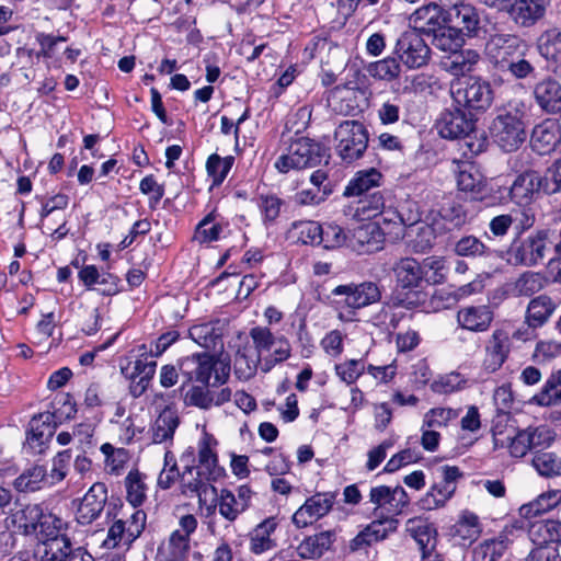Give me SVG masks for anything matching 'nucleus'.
<instances>
[{"mask_svg": "<svg viewBox=\"0 0 561 561\" xmlns=\"http://www.w3.org/2000/svg\"><path fill=\"white\" fill-rule=\"evenodd\" d=\"M553 251H561V228L538 229L522 240H514L507 261L513 265L536 266L542 264Z\"/></svg>", "mask_w": 561, "mask_h": 561, "instance_id": "nucleus-1", "label": "nucleus"}, {"mask_svg": "<svg viewBox=\"0 0 561 561\" xmlns=\"http://www.w3.org/2000/svg\"><path fill=\"white\" fill-rule=\"evenodd\" d=\"M489 130L493 140L504 151L510 152L517 149L526 138L523 113L518 107L511 111L505 107L500 108Z\"/></svg>", "mask_w": 561, "mask_h": 561, "instance_id": "nucleus-2", "label": "nucleus"}, {"mask_svg": "<svg viewBox=\"0 0 561 561\" xmlns=\"http://www.w3.org/2000/svg\"><path fill=\"white\" fill-rule=\"evenodd\" d=\"M249 336L257 359L263 360L266 366L265 370H270L276 364L285 362L291 354L289 341L284 335L276 336L267 327H253L249 332Z\"/></svg>", "mask_w": 561, "mask_h": 561, "instance_id": "nucleus-3", "label": "nucleus"}, {"mask_svg": "<svg viewBox=\"0 0 561 561\" xmlns=\"http://www.w3.org/2000/svg\"><path fill=\"white\" fill-rule=\"evenodd\" d=\"M337 141L335 150L344 163H352L362 158L368 147V133L356 121L342 122L335 130Z\"/></svg>", "mask_w": 561, "mask_h": 561, "instance_id": "nucleus-4", "label": "nucleus"}, {"mask_svg": "<svg viewBox=\"0 0 561 561\" xmlns=\"http://www.w3.org/2000/svg\"><path fill=\"white\" fill-rule=\"evenodd\" d=\"M321 150L318 142L299 137L290 142L287 152L279 156L274 165L280 173L312 168L321 162Z\"/></svg>", "mask_w": 561, "mask_h": 561, "instance_id": "nucleus-5", "label": "nucleus"}, {"mask_svg": "<svg viewBox=\"0 0 561 561\" xmlns=\"http://www.w3.org/2000/svg\"><path fill=\"white\" fill-rule=\"evenodd\" d=\"M476 115L470 107H446L436 119L438 135L445 139H461L474 130Z\"/></svg>", "mask_w": 561, "mask_h": 561, "instance_id": "nucleus-6", "label": "nucleus"}, {"mask_svg": "<svg viewBox=\"0 0 561 561\" xmlns=\"http://www.w3.org/2000/svg\"><path fill=\"white\" fill-rule=\"evenodd\" d=\"M526 44L514 34H494L485 45V53L491 62L501 71L516 57H524Z\"/></svg>", "mask_w": 561, "mask_h": 561, "instance_id": "nucleus-7", "label": "nucleus"}, {"mask_svg": "<svg viewBox=\"0 0 561 561\" xmlns=\"http://www.w3.org/2000/svg\"><path fill=\"white\" fill-rule=\"evenodd\" d=\"M394 53L400 61L410 69L427 65L431 49L416 31H405L397 39Z\"/></svg>", "mask_w": 561, "mask_h": 561, "instance_id": "nucleus-8", "label": "nucleus"}, {"mask_svg": "<svg viewBox=\"0 0 561 561\" xmlns=\"http://www.w3.org/2000/svg\"><path fill=\"white\" fill-rule=\"evenodd\" d=\"M335 493L319 492L308 497L294 513L293 523L297 528H305L329 514L335 503Z\"/></svg>", "mask_w": 561, "mask_h": 561, "instance_id": "nucleus-9", "label": "nucleus"}, {"mask_svg": "<svg viewBox=\"0 0 561 561\" xmlns=\"http://www.w3.org/2000/svg\"><path fill=\"white\" fill-rule=\"evenodd\" d=\"M547 11L546 0H508L504 12L519 27H531Z\"/></svg>", "mask_w": 561, "mask_h": 561, "instance_id": "nucleus-10", "label": "nucleus"}, {"mask_svg": "<svg viewBox=\"0 0 561 561\" xmlns=\"http://www.w3.org/2000/svg\"><path fill=\"white\" fill-rule=\"evenodd\" d=\"M333 296H344L343 302L353 309H359L379 301L381 293L376 283L339 285L332 290Z\"/></svg>", "mask_w": 561, "mask_h": 561, "instance_id": "nucleus-11", "label": "nucleus"}, {"mask_svg": "<svg viewBox=\"0 0 561 561\" xmlns=\"http://www.w3.org/2000/svg\"><path fill=\"white\" fill-rule=\"evenodd\" d=\"M192 365H195V369L193 371L195 379L205 385L210 382L213 374L215 378L214 385L224 382L229 375V367L219 364L215 360L214 355L208 353L195 354L191 357H186L182 362L181 367L185 369Z\"/></svg>", "mask_w": 561, "mask_h": 561, "instance_id": "nucleus-12", "label": "nucleus"}, {"mask_svg": "<svg viewBox=\"0 0 561 561\" xmlns=\"http://www.w3.org/2000/svg\"><path fill=\"white\" fill-rule=\"evenodd\" d=\"M447 11L439 5L430 3L414 11L409 18L410 31H416L420 35H434L447 24Z\"/></svg>", "mask_w": 561, "mask_h": 561, "instance_id": "nucleus-13", "label": "nucleus"}, {"mask_svg": "<svg viewBox=\"0 0 561 561\" xmlns=\"http://www.w3.org/2000/svg\"><path fill=\"white\" fill-rule=\"evenodd\" d=\"M494 320L493 309L489 305H469L461 307L456 314V321L462 330L483 333Z\"/></svg>", "mask_w": 561, "mask_h": 561, "instance_id": "nucleus-14", "label": "nucleus"}, {"mask_svg": "<svg viewBox=\"0 0 561 561\" xmlns=\"http://www.w3.org/2000/svg\"><path fill=\"white\" fill-rule=\"evenodd\" d=\"M106 500L107 490L105 484L100 482L92 484L79 502L76 512L77 522L81 525H89L94 522L103 512Z\"/></svg>", "mask_w": 561, "mask_h": 561, "instance_id": "nucleus-15", "label": "nucleus"}, {"mask_svg": "<svg viewBox=\"0 0 561 561\" xmlns=\"http://www.w3.org/2000/svg\"><path fill=\"white\" fill-rule=\"evenodd\" d=\"M369 502L375 505V511L388 506L389 513L400 515L410 504V497L400 485H378L370 489Z\"/></svg>", "mask_w": 561, "mask_h": 561, "instance_id": "nucleus-16", "label": "nucleus"}, {"mask_svg": "<svg viewBox=\"0 0 561 561\" xmlns=\"http://www.w3.org/2000/svg\"><path fill=\"white\" fill-rule=\"evenodd\" d=\"M447 24L467 36H476L480 30L479 10L471 3L456 2L447 10Z\"/></svg>", "mask_w": 561, "mask_h": 561, "instance_id": "nucleus-17", "label": "nucleus"}, {"mask_svg": "<svg viewBox=\"0 0 561 561\" xmlns=\"http://www.w3.org/2000/svg\"><path fill=\"white\" fill-rule=\"evenodd\" d=\"M450 93L456 105H490L493 100V92L489 83L481 81L457 82L451 84Z\"/></svg>", "mask_w": 561, "mask_h": 561, "instance_id": "nucleus-18", "label": "nucleus"}, {"mask_svg": "<svg viewBox=\"0 0 561 561\" xmlns=\"http://www.w3.org/2000/svg\"><path fill=\"white\" fill-rule=\"evenodd\" d=\"M508 354V334L502 329L494 330L485 341L483 367L490 373L499 370L507 359Z\"/></svg>", "mask_w": 561, "mask_h": 561, "instance_id": "nucleus-19", "label": "nucleus"}, {"mask_svg": "<svg viewBox=\"0 0 561 561\" xmlns=\"http://www.w3.org/2000/svg\"><path fill=\"white\" fill-rule=\"evenodd\" d=\"M385 233L379 222L362 225L353 230L351 245L359 253H374L383 248Z\"/></svg>", "mask_w": 561, "mask_h": 561, "instance_id": "nucleus-20", "label": "nucleus"}, {"mask_svg": "<svg viewBox=\"0 0 561 561\" xmlns=\"http://www.w3.org/2000/svg\"><path fill=\"white\" fill-rule=\"evenodd\" d=\"M398 286L407 289L421 287L424 282V267L414 257H401L392 266Z\"/></svg>", "mask_w": 561, "mask_h": 561, "instance_id": "nucleus-21", "label": "nucleus"}, {"mask_svg": "<svg viewBox=\"0 0 561 561\" xmlns=\"http://www.w3.org/2000/svg\"><path fill=\"white\" fill-rule=\"evenodd\" d=\"M405 530L419 545L422 557H430L436 546V529L433 525L426 518L413 517L407 520Z\"/></svg>", "mask_w": 561, "mask_h": 561, "instance_id": "nucleus-22", "label": "nucleus"}, {"mask_svg": "<svg viewBox=\"0 0 561 561\" xmlns=\"http://www.w3.org/2000/svg\"><path fill=\"white\" fill-rule=\"evenodd\" d=\"M453 538L461 546H470L481 536L482 524L477 514L465 510L451 527Z\"/></svg>", "mask_w": 561, "mask_h": 561, "instance_id": "nucleus-23", "label": "nucleus"}, {"mask_svg": "<svg viewBox=\"0 0 561 561\" xmlns=\"http://www.w3.org/2000/svg\"><path fill=\"white\" fill-rule=\"evenodd\" d=\"M42 508L39 504H27L12 511L5 519L7 527L20 535L33 536Z\"/></svg>", "mask_w": 561, "mask_h": 561, "instance_id": "nucleus-24", "label": "nucleus"}, {"mask_svg": "<svg viewBox=\"0 0 561 561\" xmlns=\"http://www.w3.org/2000/svg\"><path fill=\"white\" fill-rule=\"evenodd\" d=\"M558 308V302L547 294L531 298L526 307L525 322L542 328L549 322Z\"/></svg>", "mask_w": 561, "mask_h": 561, "instance_id": "nucleus-25", "label": "nucleus"}, {"mask_svg": "<svg viewBox=\"0 0 561 561\" xmlns=\"http://www.w3.org/2000/svg\"><path fill=\"white\" fill-rule=\"evenodd\" d=\"M225 323L220 320L198 323L191 327L190 337L199 346L207 350H215L222 346Z\"/></svg>", "mask_w": 561, "mask_h": 561, "instance_id": "nucleus-26", "label": "nucleus"}, {"mask_svg": "<svg viewBox=\"0 0 561 561\" xmlns=\"http://www.w3.org/2000/svg\"><path fill=\"white\" fill-rule=\"evenodd\" d=\"M151 356L142 355L131 365L130 373V393L133 397H140L148 388L150 380L154 376L157 363Z\"/></svg>", "mask_w": 561, "mask_h": 561, "instance_id": "nucleus-27", "label": "nucleus"}, {"mask_svg": "<svg viewBox=\"0 0 561 561\" xmlns=\"http://www.w3.org/2000/svg\"><path fill=\"white\" fill-rule=\"evenodd\" d=\"M560 141L559 126L553 119L538 124L531 134V147L539 154H546L554 149Z\"/></svg>", "mask_w": 561, "mask_h": 561, "instance_id": "nucleus-28", "label": "nucleus"}, {"mask_svg": "<svg viewBox=\"0 0 561 561\" xmlns=\"http://www.w3.org/2000/svg\"><path fill=\"white\" fill-rule=\"evenodd\" d=\"M179 425L178 412L173 408H164L150 427L152 442L154 444L171 442Z\"/></svg>", "mask_w": 561, "mask_h": 561, "instance_id": "nucleus-29", "label": "nucleus"}, {"mask_svg": "<svg viewBox=\"0 0 561 561\" xmlns=\"http://www.w3.org/2000/svg\"><path fill=\"white\" fill-rule=\"evenodd\" d=\"M543 192L541 176L535 171H526L519 174L513 182L510 195L518 204L527 202L537 192Z\"/></svg>", "mask_w": 561, "mask_h": 561, "instance_id": "nucleus-30", "label": "nucleus"}, {"mask_svg": "<svg viewBox=\"0 0 561 561\" xmlns=\"http://www.w3.org/2000/svg\"><path fill=\"white\" fill-rule=\"evenodd\" d=\"M538 50L547 60L560 62L553 72L561 77V28L553 27L545 31L538 38Z\"/></svg>", "mask_w": 561, "mask_h": 561, "instance_id": "nucleus-31", "label": "nucleus"}, {"mask_svg": "<svg viewBox=\"0 0 561 561\" xmlns=\"http://www.w3.org/2000/svg\"><path fill=\"white\" fill-rule=\"evenodd\" d=\"M277 523L275 518H266L259 524L250 534V550L254 554H261L275 548L276 542L272 535L276 530Z\"/></svg>", "mask_w": 561, "mask_h": 561, "instance_id": "nucleus-32", "label": "nucleus"}, {"mask_svg": "<svg viewBox=\"0 0 561 561\" xmlns=\"http://www.w3.org/2000/svg\"><path fill=\"white\" fill-rule=\"evenodd\" d=\"M38 519L36 530L33 534L38 543L56 538L67 529V524L59 516L44 507L42 508Z\"/></svg>", "mask_w": 561, "mask_h": 561, "instance_id": "nucleus-33", "label": "nucleus"}, {"mask_svg": "<svg viewBox=\"0 0 561 561\" xmlns=\"http://www.w3.org/2000/svg\"><path fill=\"white\" fill-rule=\"evenodd\" d=\"M561 503V491L550 490L519 507V515L530 519L545 514Z\"/></svg>", "mask_w": 561, "mask_h": 561, "instance_id": "nucleus-34", "label": "nucleus"}, {"mask_svg": "<svg viewBox=\"0 0 561 561\" xmlns=\"http://www.w3.org/2000/svg\"><path fill=\"white\" fill-rule=\"evenodd\" d=\"M208 472L202 471V467H186L181 473V491L185 495H197L206 493L208 481L210 480Z\"/></svg>", "mask_w": 561, "mask_h": 561, "instance_id": "nucleus-35", "label": "nucleus"}, {"mask_svg": "<svg viewBox=\"0 0 561 561\" xmlns=\"http://www.w3.org/2000/svg\"><path fill=\"white\" fill-rule=\"evenodd\" d=\"M510 545L511 540L505 534H500L497 537L486 539L474 548L473 560L497 561L504 556Z\"/></svg>", "mask_w": 561, "mask_h": 561, "instance_id": "nucleus-36", "label": "nucleus"}, {"mask_svg": "<svg viewBox=\"0 0 561 561\" xmlns=\"http://www.w3.org/2000/svg\"><path fill=\"white\" fill-rule=\"evenodd\" d=\"M333 542L331 531H322L304 539L297 547V554L302 559H313L321 557L330 549Z\"/></svg>", "mask_w": 561, "mask_h": 561, "instance_id": "nucleus-37", "label": "nucleus"}, {"mask_svg": "<svg viewBox=\"0 0 561 561\" xmlns=\"http://www.w3.org/2000/svg\"><path fill=\"white\" fill-rule=\"evenodd\" d=\"M217 445V439L204 428L197 444V457L199 467L205 468L209 476L216 474L218 458L215 449Z\"/></svg>", "mask_w": 561, "mask_h": 561, "instance_id": "nucleus-38", "label": "nucleus"}, {"mask_svg": "<svg viewBox=\"0 0 561 561\" xmlns=\"http://www.w3.org/2000/svg\"><path fill=\"white\" fill-rule=\"evenodd\" d=\"M381 179V173L375 168L358 171L345 187L344 195L359 196L368 190L379 186Z\"/></svg>", "mask_w": 561, "mask_h": 561, "instance_id": "nucleus-39", "label": "nucleus"}, {"mask_svg": "<svg viewBox=\"0 0 561 561\" xmlns=\"http://www.w3.org/2000/svg\"><path fill=\"white\" fill-rule=\"evenodd\" d=\"M548 284V279L538 272L527 271L520 274L513 284L515 296L530 297L541 291Z\"/></svg>", "mask_w": 561, "mask_h": 561, "instance_id": "nucleus-40", "label": "nucleus"}, {"mask_svg": "<svg viewBox=\"0 0 561 561\" xmlns=\"http://www.w3.org/2000/svg\"><path fill=\"white\" fill-rule=\"evenodd\" d=\"M481 61L480 54L473 49H462L455 51L450 56L448 70L455 76H465L476 70Z\"/></svg>", "mask_w": 561, "mask_h": 561, "instance_id": "nucleus-41", "label": "nucleus"}, {"mask_svg": "<svg viewBox=\"0 0 561 561\" xmlns=\"http://www.w3.org/2000/svg\"><path fill=\"white\" fill-rule=\"evenodd\" d=\"M126 499L134 506H141L147 499L145 476L137 469L131 470L125 478Z\"/></svg>", "mask_w": 561, "mask_h": 561, "instance_id": "nucleus-42", "label": "nucleus"}, {"mask_svg": "<svg viewBox=\"0 0 561 561\" xmlns=\"http://www.w3.org/2000/svg\"><path fill=\"white\" fill-rule=\"evenodd\" d=\"M455 493L451 486L434 483L431 489L419 500L417 504L423 511H433L444 507Z\"/></svg>", "mask_w": 561, "mask_h": 561, "instance_id": "nucleus-43", "label": "nucleus"}, {"mask_svg": "<svg viewBox=\"0 0 561 561\" xmlns=\"http://www.w3.org/2000/svg\"><path fill=\"white\" fill-rule=\"evenodd\" d=\"M454 252L458 256L472 259L489 256L491 253L490 248L472 234L460 238L454 245Z\"/></svg>", "mask_w": 561, "mask_h": 561, "instance_id": "nucleus-44", "label": "nucleus"}, {"mask_svg": "<svg viewBox=\"0 0 561 561\" xmlns=\"http://www.w3.org/2000/svg\"><path fill=\"white\" fill-rule=\"evenodd\" d=\"M424 267V280L428 284H443L448 274L447 261L444 256H428L422 262Z\"/></svg>", "mask_w": 561, "mask_h": 561, "instance_id": "nucleus-45", "label": "nucleus"}, {"mask_svg": "<svg viewBox=\"0 0 561 561\" xmlns=\"http://www.w3.org/2000/svg\"><path fill=\"white\" fill-rule=\"evenodd\" d=\"M41 545L44 547L43 558L46 561H65L67 553L72 547L71 539L66 533L57 536L56 538L46 540Z\"/></svg>", "mask_w": 561, "mask_h": 561, "instance_id": "nucleus-46", "label": "nucleus"}, {"mask_svg": "<svg viewBox=\"0 0 561 561\" xmlns=\"http://www.w3.org/2000/svg\"><path fill=\"white\" fill-rule=\"evenodd\" d=\"M533 466L543 477L561 474V458L552 451H537L533 458Z\"/></svg>", "mask_w": 561, "mask_h": 561, "instance_id": "nucleus-47", "label": "nucleus"}, {"mask_svg": "<svg viewBox=\"0 0 561 561\" xmlns=\"http://www.w3.org/2000/svg\"><path fill=\"white\" fill-rule=\"evenodd\" d=\"M401 66L396 57H387L367 66V72L379 80L391 81L400 75Z\"/></svg>", "mask_w": 561, "mask_h": 561, "instance_id": "nucleus-48", "label": "nucleus"}, {"mask_svg": "<svg viewBox=\"0 0 561 561\" xmlns=\"http://www.w3.org/2000/svg\"><path fill=\"white\" fill-rule=\"evenodd\" d=\"M462 34L456 27L445 24L433 35V45L443 50L455 53L462 43Z\"/></svg>", "mask_w": 561, "mask_h": 561, "instance_id": "nucleus-49", "label": "nucleus"}, {"mask_svg": "<svg viewBox=\"0 0 561 561\" xmlns=\"http://www.w3.org/2000/svg\"><path fill=\"white\" fill-rule=\"evenodd\" d=\"M385 197L380 192H375L370 195H366L360 198L357 203L356 214L362 219L368 220L379 216L385 209Z\"/></svg>", "mask_w": 561, "mask_h": 561, "instance_id": "nucleus-50", "label": "nucleus"}, {"mask_svg": "<svg viewBox=\"0 0 561 561\" xmlns=\"http://www.w3.org/2000/svg\"><path fill=\"white\" fill-rule=\"evenodd\" d=\"M460 410L453 408H433L423 417V427L440 428L446 427L451 421L459 416Z\"/></svg>", "mask_w": 561, "mask_h": 561, "instance_id": "nucleus-51", "label": "nucleus"}, {"mask_svg": "<svg viewBox=\"0 0 561 561\" xmlns=\"http://www.w3.org/2000/svg\"><path fill=\"white\" fill-rule=\"evenodd\" d=\"M457 185L463 192H481L483 180L480 172L470 163L460 167L457 174Z\"/></svg>", "mask_w": 561, "mask_h": 561, "instance_id": "nucleus-52", "label": "nucleus"}, {"mask_svg": "<svg viewBox=\"0 0 561 561\" xmlns=\"http://www.w3.org/2000/svg\"><path fill=\"white\" fill-rule=\"evenodd\" d=\"M534 95L539 105L561 103V84L552 79L536 84Z\"/></svg>", "mask_w": 561, "mask_h": 561, "instance_id": "nucleus-53", "label": "nucleus"}, {"mask_svg": "<svg viewBox=\"0 0 561 561\" xmlns=\"http://www.w3.org/2000/svg\"><path fill=\"white\" fill-rule=\"evenodd\" d=\"M101 451L105 456L106 468L114 474H119L129 460V454L125 448H116L110 443L103 444Z\"/></svg>", "mask_w": 561, "mask_h": 561, "instance_id": "nucleus-54", "label": "nucleus"}, {"mask_svg": "<svg viewBox=\"0 0 561 561\" xmlns=\"http://www.w3.org/2000/svg\"><path fill=\"white\" fill-rule=\"evenodd\" d=\"M234 158L232 156L225 158H221L216 153L209 156L207 159L206 169L208 175L213 178L214 184L218 185L224 182L229 171L231 170Z\"/></svg>", "mask_w": 561, "mask_h": 561, "instance_id": "nucleus-55", "label": "nucleus"}, {"mask_svg": "<svg viewBox=\"0 0 561 561\" xmlns=\"http://www.w3.org/2000/svg\"><path fill=\"white\" fill-rule=\"evenodd\" d=\"M46 477V470L42 466H34L15 479V488L21 492H33L41 488Z\"/></svg>", "mask_w": 561, "mask_h": 561, "instance_id": "nucleus-56", "label": "nucleus"}, {"mask_svg": "<svg viewBox=\"0 0 561 561\" xmlns=\"http://www.w3.org/2000/svg\"><path fill=\"white\" fill-rule=\"evenodd\" d=\"M467 385V379L459 373H449L440 376L432 385L431 389L438 394H449L463 389Z\"/></svg>", "mask_w": 561, "mask_h": 561, "instance_id": "nucleus-57", "label": "nucleus"}, {"mask_svg": "<svg viewBox=\"0 0 561 561\" xmlns=\"http://www.w3.org/2000/svg\"><path fill=\"white\" fill-rule=\"evenodd\" d=\"M336 376L346 385H353L366 370L363 359H347L334 367Z\"/></svg>", "mask_w": 561, "mask_h": 561, "instance_id": "nucleus-58", "label": "nucleus"}, {"mask_svg": "<svg viewBox=\"0 0 561 561\" xmlns=\"http://www.w3.org/2000/svg\"><path fill=\"white\" fill-rule=\"evenodd\" d=\"M218 510L221 516L233 522L239 514L244 512V504L239 502L237 496L227 489H222L219 495Z\"/></svg>", "mask_w": 561, "mask_h": 561, "instance_id": "nucleus-59", "label": "nucleus"}, {"mask_svg": "<svg viewBox=\"0 0 561 561\" xmlns=\"http://www.w3.org/2000/svg\"><path fill=\"white\" fill-rule=\"evenodd\" d=\"M190 549V538L181 530H174L165 547L168 561H182Z\"/></svg>", "mask_w": 561, "mask_h": 561, "instance_id": "nucleus-60", "label": "nucleus"}, {"mask_svg": "<svg viewBox=\"0 0 561 561\" xmlns=\"http://www.w3.org/2000/svg\"><path fill=\"white\" fill-rule=\"evenodd\" d=\"M533 401L542 407L561 402V388L553 374L546 380L542 389L533 397Z\"/></svg>", "mask_w": 561, "mask_h": 561, "instance_id": "nucleus-61", "label": "nucleus"}, {"mask_svg": "<svg viewBox=\"0 0 561 561\" xmlns=\"http://www.w3.org/2000/svg\"><path fill=\"white\" fill-rule=\"evenodd\" d=\"M134 539L127 538V527L123 519L115 520L107 531V536L103 541L106 549H115L119 545L129 547Z\"/></svg>", "mask_w": 561, "mask_h": 561, "instance_id": "nucleus-62", "label": "nucleus"}, {"mask_svg": "<svg viewBox=\"0 0 561 561\" xmlns=\"http://www.w3.org/2000/svg\"><path fill=\"white\" fill-rule=\"evenodd\" d=\"M439 216L454 227H461L467 220L462 206L453 198H445L438 210Z\"/></svg>", "mask_w": 561, "mask_h": 561, "instance_id": "nucleus-63", "label": "nucleus"}, {"mask_svg": "<svg viewBox=\"0 0 561 561\" xmlns=\"http://www.w3.org/2000/svg\"><path fill=\"white\" fill-rule=\"evenodd\" d=\"M543 193L548 195L561 192V158L554 160L541 176Z\"/></svg>", "mask_w": 561, "mask_h": 561, "instance_id": "nucleus-64", "label": "nucleus"}]
</instances>
